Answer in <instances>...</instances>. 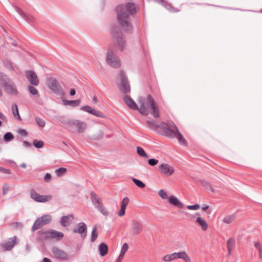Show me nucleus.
<instances>
[{
	"label": "nucleus",
	"mask_w": 262,
	"mask_h": 262,
	"mask_svg": "<svg viewBox=\"0 0 262 262\" xmlns=\"http://www.w3.org/2000/svg\"><path fill=\"white\" fill-rule=\"evenodd\" d=\"M159 161L156 159H149L148 160V163L151 166H155L158 163Z\"/></svg>",
	"instance_id": "nucleus-50"
},
{
	"label": "nucleus",
	"mask_w": 262,
	"mask_h": 262,
	"mask_svg": "<svg viewBox=\"0 0 262 262\" xmlns=\"http://www.w3.org/2000/svg\"><path fill=\"white\" fill-rule=\"evenodd\" d=\"M33 144L34 146L37 148H40L43 146L44 143L43 141L40 140L37 141V140H33Z\"/></svg>",
	"instance_id": "nucleus-42"
},
{
	"label": "nucleus",
	"mask_w": 262,
	"mask_h": 262,
	"mask_svg": "<svg viewBox=\"0 0 262 262\" xmlns=\"http://www.w3.org/2000/svg\"><path fill=\"white\" fill-rule=\"evenodd\" d=\"M93 109V108H92L91 106H88V105H85V106H82L81 108V110H82L83 111H85V112H88V113H89L90 114L93 113V112H92Z\"/></svg>",
	"instance_id": "nucleus-51"
},
{
	"label": "nucleus",
	"mask_w": 262,
	"mask_h": 262,
	"mask_svg": "<svg viewBox=\"0 0 262 262\" xmlns=\"http://www.w3.org/2000/svg\"><path fill=\"white\" fill-rule=\"evenodd\" d=\"M125 209H126V208L121 207V208L118 212L119 216H121L124 215L125 214Z\"/></svg>",
	"instance_id": "nucleus-57"
},
{
	"label": "nucleus",
	"mask_w": 262,
	"mask_h": 262,
	"mask_svg": "<svg viewBox=\"0 0 262 262\" xmlns=\"http://www.w3.org/2000/svg\"><path fill=\"white\" fill-rule=\"evenodd\" d=\"M235 219V214H232L225 217L223 220V222L226 224H230L232 223Z\"/></svg>",
	"instance_id": "nucleus-34"
},
{
	"label": "nucleus",
	"mask_w": 262,
	"mask_h": 262,
	"mask_svg": "<svg viewBox=\"0 0 262 262\" xmlns=\"http://www.w3.org/2000/svg\"><path fill=\"white\" fill-rule=\"evenodd\" d=\"M51 239H55L56 241H60L64 236V234L55 230L52 229Z\"/></svg>",
	"instance_id": "nucleus-26"
},
{
	"label": "nucleus",
	"mask_w": 262,
	"mask_h": 262,
	"mask_svg": "<svg viewBox=\"0 0 262 262\" xmlns=\"http://www.w3.org/2000/svg\"><path fill=\"white\" fill-rule=\"evenodd\" d=\"M49 88L55 94L63 96L66 94L60 83L56 79L51 80L48 84Z\"/></svg>",
	"instance_id": "nucleus-7"
},
{
	"label": "nucleus",
	"mask_w": 262,
	"mask_h": 262,
	"mask_svg": "<svg viewBox=\"0 0 262 262\" xmlns=\"http://www.w3.org/2000/svg\"><path fill=\"white\" fill-rule=\"evenodd\" d=\"M30 197L36 202L45 203L51 200L52 198L51 195H40L34 189L30 190Z\"/></svg>",
	"instance_id": "nucleus-9"
},
{
	"label": "nucleus",
	"mask_w": 262,
	"mask_h": 262,
	"mask_svg": "<svg viewBox=\"0 0 262 262\" xmlns=\"http://www.w3.org/2000/svg\"><path fill=\"white\" fill-rule=\"evenodd\" d=\"M138 102L140 104V108L138 110L141 115L147 116L150 113L155 118L159 117L158 106L155 99L150 95H148L146 99L140 98Z\"/></svg>",
	"instance_id": "nucleus-2"
},
{
	"label": "nucleus",
	"mask_w": 262,
	"mask_h": 262,
	"mask_svg": "<svg viewBox=\"0 0 262 262\" xmlns=\"http://www.w3.org/2000/svg\"><path fill=\"white\" fill-rule=\"evenodd\" d=\"M91 198L92 200V203L96 208L98 209V208L100 207V206L103 205L102 201L94 191L91 192Z\"/></svg>",
	"instance_id": "nucleus-18"
},
{
	"label": "nucleus",
	"mask_w": 262,
	"mask_h": 262,
	"mask_svg": "<svg viewBox=\"0 0 262 262\" xmlns=\"http://www.w3.org/2000/svg\"><path fill=\"white\" fill-rule=\"evenodd\" d=\"M27 90L32 95H38V92L37 90L32 85L28 86Z\"/></svg>",
	"instance_id": "nucleus-41"
},
{
	"label": "nucleus",
	"mask_w": 262,
	"mask_h": 262,
	"mask_svg": "<svg viewBox=\"0 0 262 262\" xmlns=\"http://www.w3.org/2000/svg\"><path fill=\"white\" fill-rule=\"evenodd\" d=\"M6 162L9 163L13 167L17 166L16 163L14 161L11 160H6Z\"/></svg>",
	"instance_id": "nucleus-60"
},
{
	"label": "nucleus",
	"mask_w": 262,
	"mask_h": 262,
	"mask_svg": "<svg viewBox=\"0 0 262 262\" xmlns=\"http://www.w3.org/2000/svg\"><path fill=\"white\" fill-rule=\"evenodd\" d=\"M139 10L138 5L132 2L121 4L116 7L117 23L124 32L133 33V26L130 16L136 14Z\"/></svg>",
	"instance_id": "nucleus-1"
},
{
	"label": "nucleus",
	"mask_w": 262,
	"mask_h": 262,
	"mask_svg": "<svg viewBox=\"0 0 262 262\" xmlns=\"http://www.w3.org/2000/svg\"><path fill=\"white\" fill-rule=\"evenodd\" d=\"M44 225L42 223V221L40 217L37 219V220L34 223V224L32 227V231L34 232V231L38 229L40 227L43 226Z\"/></svg>",
	"instance_id": "nucleus-31"
},
{
	"label": "nucleus",
	"mask_w": 262,
	"mask_h": 262,
	"mask_svg": "<svg viewBox=\"0 0 262 262\" xmlns=\"http://www.w3.org/2000/svg\"><path fill=\"white\" fill-rule=\"evenodd\" d=\"M254 247L257 249L258 251L262 250L261 246L259 243L257 242H254Z\"/></svg>",
	"instance_id": "nucleus-56"
},
{
	"label": "nucleus",
	"mask_w": 262,
	"mask_h": 262,
	"mask_svg": "<svg viewBox=\"0 0 262 262\" xmlns=\"http://www.w3.org/2000/svg\"><path fill=\"white\" fill-rule=\"evenodd\" d=\"M195 215H198L195 220V222L200 226L202 230H207L208 228V224L206 221L200 216V214L199 213H196Z\"/></svg>",
	"instance_id": "nucleus-21"
},
{
	"label": "nucleus",
	"mask_w": 262,
	"mask_h": 262,
	"mask_svg": "<svg viewBox=\"0 0 262 262\" xmlns=\"http://www.w3.org/2000/svg\"><path fill=\"white\" fill-rule=\"evenodd\" d=\"M200 206L199 204H196L192 205H188L187 208L189 210H196L200 208Z\"/></svg>",
	"instance_id": "nucleus-52"
},
{
	"label": "nucleus",
	"mask_w": 262,
	"mask_h": 262,
	"mask_svg": "<svg viewBox=\"0 0 262 262\" xmlns=\"http://www.w3.org/2000/svg\"><path fill=\"white\" fill-rule=\"evenodd\" d=\"M4 65L10 71H14L15 70L14 67L13 66V63L8 59H6L4 61Z\"/></svg>",
	"instance_id": "nucleus-37"
},
{
	"label": "nucleus",
	"mask_w": 262,
	"mask_h": 262,
	"mask_svg": "<svg viewBox=\"0 0 262 262\" xmlns=\"http://www.w3.org/2000/svg\"><path fill=\"white\" fill-rule=\"evenodd\" d=\"M51 178H52V177H51V174L49 173H47L43 177V180L45 182H46L47 183H49L51 181Z\"/></svg>",
	"instance_id": "nucleus-53"
},
{
	"label": "nucleus",
	"mask_w": 262,
	"mask_h": 262,
	"mask_svg": "<svg viewBox=\"0 0 262 262\" xmlns=\"http://www.w3.org/2000/svg\"><path fill=\"white\" fill-rule=\"evenodd\" d=\"M16 244V236L9 238L8 240L5 241L2 245L4 247L6 251L11 250Z\"/></svg>",
	"instance_id": "nucleus-16"
},
{
	"label": "nucleus",
	"mask_w": 262,
	"mask_h": 262,
	"mask_svg": "<svg viewBox=\"0 0 262 262\" xmlns=\"http://www.w3.org/2000/svg\"><path fill=\"white\" fill-rule=\"evenodd\" d=\"M42 262H52V261L50 259L47 257H45L42 260Z\"/></svg>",
	"instance_id": "nucleus-63"
},
{
	"label": "nucleus",
	"mask_w": 262,
	"mask_h": 262,
	"mask_svg": "<svg viewBox=\"0 0 262 262\" xmlns=\"http://www.w3.org/2000/svg\"><path fill=\"white\" fill-rule=\"evenodd\" d=\"M119 75L120 78L119 88L120 90L124 94L129 93L130 91V85L125 73L122 71H119Z\"/></svg>",
	"instance_id": "nucleus-6"
},
{
	"label": "nucleus",
	"mask_w": 262,
	"mask_h": 262,
	"mask_svg": "<svg viewBox=\"0 0 262 262\" xmlns=\"http://www.w3.org/2000/svg\"><path fill=\"white\" fill-rule=\"evenodd\" d=\"M105 61L107 64L114 68H118L121 66V61L119 56L115 53L114 49L108 48L106 54Z\"/></svg>",
	"instance_id": "nucleus-5"
},
{
	"label": "nucleus",
	"mask_w": 262,
	"mask_h": 262,
	"mask_svg": "<svg viewBox=\"0 0 262 262\" xmlns=\"http://www.w3.org/2000/svg\"><path fill=\"white\" fill-rule=\"evenodd\" d=\"M86 224L83 222H80L76 225L75 228L73 229V231L75 233L82 234L86 232Z\"/></svg>",
	"instance_id": "nucleus-23"
},
{
	"label": "nucleus",
	"mask_w": 262,
	"mask_h": 262,
	"mask_svg": "<svg viewBox=\"0 0 262 262\" xmlns=\"http://www.w3.org/2000/svg\"><path fill=\"white\" fill-rule=\"evenodd\" d=\"M11 79L9 76L3 72H0V85L4 86Z\"/></svg>",
	"instance_id": "nucleus-27"
},
{
	"label": "nucleus",
	"mask_w": 262,
	"mask_h": 262,
	"mask_svg": "<svg viewBox=\"0 0 262 262\" xmlns=\"http://www.w3.org/2000/svg\"><path fill=\"white\" fill-rule=\"evenodd\" d=\"M132 229L134 234H139L143 230V225L139 221L133 220L132 221Z\"/></svg>",
	"instance_id": "nucleus-15"
},
{
	"label": "nucleus",
	"mask_w": 262,
	"mask_h": 262,
	"mask_svg": "<svg viewBox=\"0 0 262 262\" xmlns=\"http://www.w3.org/2000/svg\"><path fill=\"white\" fill-rule=\"evenodd\" d=\"M132 180L138 187L143 188L145 187V184L141 181L135 178H133Z\"/></svg>",
	"instance_id": "nucleus-40"
},
{
	"label": "nucleus",
	"mask_w": 262,
	"mask_h": 262,
	"mask_svg": "<svg viewBox=\"0 0 262 262\" xmlns=\"http://www.w3.org/2000/svg\"><path fill=\"white\" fill-rule=\"evenodd\" d=\"M53 257L59 261H66L68 260V254L64 251L57 247H53L51 249Z\"/></svg>",
	"instance_id": "nucleus-8"
},
{
	"label": "nucleus",
	"mask_w": 262,
	"mask_h": 262,
	"mask_svg": "<svg viewBox=\"0 0 262 262\" xmlns=\"http://www.w3.org/2000/svg\"><path fill=\"white\" fill-rule=\"evenodd\" d=\"M158 194L163 199H166L167 197V193L163 189L159 190Z\"/></svg>",
	"instance_id": "nucleus-54"
},
{
	"label": "nucleus",
	"mask_w": 262,
	"mask_h": 262,
	"mask_svg": "<svg viewBox=\"0 0 262 262\" xmlns=\"http://www.w3.org/2000/svg\"><path fill=\"white\" fill-rule=\"evenodd\" d=\"M0 172L6 174H10L11 170L9 169H6L5 168L0 167Z\"/></svg>",
	"instance_id": "nucleus-55"
},
{
	"label": "nucleus",
	"mask_w": 262,
	"mask_h": 262,
	"mask_svg": "<svg viewBox=\"0 0 262 262\" xmlns=\"http://www.w3.org/2000/svg\"><path fill=\"white\" fill-rule=\"evenodd\" d=\"M23 144V146L26 148H30L32 146L31 143L27 141H24Z\"/></svg>",
	"instance_id": "nucleus-58"
},
{
	"label": "nucleus",
	"mask_w": 262,
	"mask_h": 262,
	"mask_svg": "<svg viewBox=\"0 0 262 262\" xmlns=\"http://www.w3.org/2000/svg\"><path fill=\"white\" fill-rule=\"evenodd\" d=\"M174 129H172L176 133V136L174 137H177L179 142L181 145H185L187 143L186 140L184 139L182 135L179 132L176 125L173 124Z\"/></svg>",
	"instance_id": "nucleus-25"
},
{
	"label": "nucleus",
	"mask_w": 262,
	"mask_h": 262,
	"mask_svg": "<svg viewBox=\"0 0 262 262\" xmlns=\"http://www.w3.org/2000/svg\"><path fill=\"white\" fill-rule=\"evenodd\" d=\"M0 119L5 120L6 119V117L0 112Z\"/></svg>",
	"instance_id": "nucleus-64"
},
{
	"label": "nucleus",
	"mask_w": 262,
	"mask_h": 262,
	"mask_svg": "<svg viewBox=\"0 0 262 262\" xmlns=\"http://www.w3.org/2000/svg\"><path fill=\"white\" fill-rule=\"evenodd\" d=\"M35 121L37 125L41 127H43L45 126L46 122L42 119L39 117H36Z\"/></svg>",
	"instance_id": "nucleus-45"
},
{
	"label": "nucleus",
	"mask_w": 262,
	"mask_h": 262,
	"mask_svg": "<svg viewBox=\"0 0 262 262\" xmlns=\"http://www.w3.org/2000/svg\"><path fill=\"white\" fill-rule=\"evenodd\" d=\"M159 168L161 173L167 176H171L174 171L173 168L166 163L162 164Z\"/></svg>",
	"instance_id": "nucleus-14"
},
{
	"label": "nucleus",
	"mask_w": 262,
	"mask_h": 262,
	"mask_svg": "<svg viewBox=\"0 0 262 262\" xmlns=\"http://www.w3.org/2000/svg\"><path fill=\"white\" fill-rule=\"evenodd\" d=\"M165 261H170L175 259L173 253L170 254H167L164 256L163 258Z\"/></svg>",
	"instance_id": "nucleus-47"
},
{
	"label": "nucleus",
	"mask_w": 262,
	"mask_h": 262,
	"mask_svg": "<svg viewBox=\"0 0 262 262\" xmlns=\"http://www.w3.org/2000/svg\"><path fill=\"white\" fill-rule=\"evenodd\" d=\"M128 249V245L126 243L123 244L121 247L120 253H121V255H124L126 252L127 251Z\"/></svg>",
	"instance_id": "nucleus-48"
},
{
	"label": "nucleus",
	"mask_w": 262,
	"mask_h": 262,
	"mask_svg": "<svg viewBox=\"0 0 262 262\" xmlns=\"http://www.w3.org/2000/svg\"><path fill=\"white\" fill-rule=\"evenodd\" d=\"M12 6L14 8V10L16 12L23 18H24L27 22L30 24H32L34 23L35 20V18L32 15L29 13H25L21 9H20L17 6L12 4Z\"/></svg>",
	"instance_id": "nucleus-11"
},
{
	"label": "nucleus",
	"mask_w": 262,
	"mask_h": 262,
	"mask_svg": "<svg viewBox=\"0 0 262 262\" xmlns=\"http://www.w3.org/2000/svg\"><path fill=\"white\" fill-rule=\"evenodd\" d=\"M112 38L114 45L120 52H122L126 48V40L125 37L118 26L113 25L111 27Z\"/></svg>",
	"instance_id": "nucleus-3"
},
{
	"label": "nucleus",
	"mask_w": 262,
	"mask_h": 262,
	"mask_svg": "<svg viewBox=\"0 0 262 262\" xmlns=\"http://www.w3.org/2000/svg\"><path fill=\"white\" fill-rule=\"evenodd\" d=\"M14 138V135L11 132L6 133L3 137L4 140L6 142H10L13 140Z\"/></svg>",
	"instance_id": "nucleus-38"
},
{
	"label": "nucleus",
	"mask_w": 262,
	"mask_h": 262,
	"mask_svg": "<svg viewBox=\"0 0 262 262\" xmlns=\"http://www.w3.org/2000/svg\"><path fill=\"white\" fill-rule=\"evenodd\" d=\"M137 152L140 156H141L142 157H143L145 158H148V156L146 154V153L145 152L144 149L141 147L138 146L137 147Z\"/></svg>",
	"instance_id": "nucleus-39"
},
{
	"label": "nucleus",
	"mask_w": 262,
	"mask_h": 262,
	"mask_svg": "<svg viewBox=\"0 0 262 262\" xmlns=\"http://www.w3.org/2000/svg\"><path fill=\"white\" fill-rule=\"evenodd\" d=\"M12 111L14 116L18 119H20V117L18 113V109L16 103H14L12 106Z\"/></svg>",
	"instance_id": "nucleus-36"
},
{
	"label": "nucleus",
	"mask_w": 262,
	"mask_h": 262,
	"mask_svg": "<svg viewBox=\"0 0 262 262\" xmlns=\"http://www.w3.org/2000/svg\"><path fill=\"white\" fill-rule=\"evenodd\" d=\"M74 219V217L72 214L63 215L60 219V223L63 227H67L72 223Z\"/></svg>",
	"instance_id": "nucleus-19"
},
{
	"label": "nucleus",
	"mask_w": 262,
	"mask_h": 262,
	"mask_svg": "<svg viewBox=\"0 0 262 262\" xmlns=\"http://www.w3.org/2000/svg\"><path fill=\"white\" fill-rule=\"evenodd\" d=\"M146 123L150 128L158 129V132L160 134L171 138H174L176 136V133L165 122H162L158 125L155 121L148 120Z\"/></svg>",
	"instance_id": "nucleus-4"
},
{
	"label": "nucleus",
	"mask_w": 262,
	"mask_h": 262,
	"mask_svg": "<svg viewBox=\"0 0 262 262\" xmlns=\"http://www.w3.org/2000/svg\"><path fill=\"white\" fill-rule=\"evenodd\" d=\"M25 73L26 78L32 85L35 86L38 85L39 80L36 74L34 71L27 70Z\"/></svg>",
	"instance_id": "nucleus-13"
},
{
	"label": "nucleus",
	"mask_w": 262,
	"mask_h": 262,
	"mask_svg": "<svg viewBox=\"0 0 262 262\" xmlns=\"http://www.w3.org/2000/svg\"><path fill=\"white\" fill-rule=\"evenodd\" d=\"M173 254L175 259L181 258L185 260V262H191L189 256L185 251L174 252Z\"/></svg>",
	"instance_id": "nucleus-24"
},
{
	"label": "nucleus",
	"mask_w": 262,
	"mask_h": 262,
	"mask_svg": "<svg viewBox=\"0 0 262 262\" xmlns=\"http://www.w3.org/2000/svg\"><path fill=\"white\" fill-rule=\"evenodd\" d=\"M99 251L100 255L101 256H104L108 252V246L104 243H101L99 246Z\"/></svg>",
	"instance_id": "nucleus-29"
},
{
	"label": "nucleus",
	"mask_w": 262,
	"mask_h": 262,
	"mask_svg": "<svg viewBox=\"0 0 262 262\" xmlns=\"http://www.w3.org/2000/svg\"><path fill=\"white\" fill-rule=\"evenodd\" d=\"M235 240L233 238H230L227 241V246L229 256L231 254V251L234 248Z\"/></svg>",
	"instance_id": "nucleus-28"
},
{
	"label": "nucleus",
	"mask_w": 262,
	"mask_h": 262,
	"mask_svg": "<svg viewBox=\"0 0 262 262\" xmlns=\"http://www.w3.org/2000/svg\"><path fill=\"white\" fill-rule=\"evenodd\" d=\"M63 104L67 105H69L72 107H76L78 106L80 103V100L79 99L74 100H68L66 99H64L62 100Z\"/></svg>",
	"instance_id": "nucleus-30"
},
{
	"label": "nucleus",
	"mask_w": 262,
	"mask_h": 262,
	"mask_svg": "<svg viewBox=\"0 0 262 262\" xmlns=\"http://www.w3.org/2000/svg\"><path fill=\"white\" fill-rule=\"evenodd\" d=\"M155 1L161 4L162 5H163L165 8H166L169 11L172 12L174 10V8L171 6V5L169 3H168L165 0H155Z\"/></svg>",
	"instance_id": "nucleus-32"
},
{
	"label": "nucleus",
	"mask_w": 262,
	"mask_h": 262,
	"mask_svg": "<svg viewBox=\"0 0 262 262\" xmlns=\"http://www.w3.org/2000/svg\"><path fill=\"white\" fill-rule=\"evenodd\" d=\"M76 94V91L74 89H71L70 90V92H69V94L71 95V96H74Z\"/></svg>",
	"instance_id": "nucleus-62"
},
{
	"label": "nucleus",
	"mask_w": 262,
	"mask_h": 262,
	"mask_svg": "<svg viewBox=\"0 0 262 262\" xmlns=\"http://www.w3.org/2000/svg\"><path fill=\"white\" fill-rule=\"evenodd\" d=\"M92 112H93V113H91L92 114H93L97 117H100V118H104L105 117V115L101 112H100L99 110H96L93 108Z\"/></svg>",
	"instance_id": "nucleus-44"
},
{
	"label": "nucleus",
	"mask_w": 262,
	"mask_h": 262,
	"mask_svg": "<svg viewBox=\"0 0 262 262\" xmlns=\"http://www.w3.org/2000/svg\"><path fill=\"white\" fill-rule=\"evenodd\" d=\"M168 202L179 208L182 209L184 207V204L177 197L173 195L169 196Z\"/></svg>",
	"instance_id": "nucleus-22"
},
{
	"label": "nucleus",
	"mask_w": 262,
	"mask_h": 262,
	"mask_svg": "<svg viewBox=\"0 0 262 262\" xmlns=\"http://www.w3.org/2000/svg\"><path fill=\"white\" fill-rule=\"evenodd\" d=\"M3 88L5 92L9 95L17 96L18 94L16 85L11 79Z\"/></svg>",
	"instance_id": "nucleus-10"
},
{
	"label": "nucleus",
	"mask_w": 262,
	"mask_h": 262,
	"mask_svg": "<svg viewBox=\"0 0 262 262\" xmlns=\"http://www.w3.org/2000/svg\"><path fill=\"white\" fill-rule=\"evenodd\" d=\"M52 229L48 230H41L38 231L37 234L39 236L38 238L42 240H47L51 239Z\"/></svg>",
	"instance_id": "nucleus-20"
},
{
	"label": "nucleus",
	"mask_w": 262,
	"mask_h": 262,
	"mask_svg": "<svg viewBox=\"0 0 262 262\" xmlns=\"http://www.w3.org/2000/svg\"><path fill=\"white\" fill-rule=\"evenodd\" d=\"M68 124L71 128H76L77 131L79 133L84 132L87 126L84 122L80 120L70 121L68 122Z\"/></svg>",
	"instance_id": "nucleus-12"
},
{
	"label": "nucleus",
	"mask_w": 262,
	"mask_h": 262,
	"mask_svg": "<svg viewBox=\"0 0 262 262\" xmlns=\"http://www.w3.org/2000/svg\"><path fill=\"white\" fill-rule=\"evenodd\" d=\"M123 256L124 255H121V253H120L116 262H120L122 258H123Z\"/></svg>",
	"instance_id": "nucleus-61"
},
{
	"label": "nucleus",
	"mask_w": 262,
	"mask_h": 262,
	"mask_svg": "<svg viewBox=\"0 0 262 262\" xmlns=\"http://www.w3.org/2000/svg\"><path fill=\"white\" fill-rule=\"evenodd\" d=\"M97 210L104 216H107L108 215V212L107 209L103 206V205L101 206H100V207L98 208Z\"/></svg>",
	"instance_id": "nucleus-46"
},
{
	"label": "nucleus",
	"mask_w": 262,
	"mask_h": 262,
	"mask_svg": "<svg viewBox=\"0 0 262 262\" xmlns=\"http://www.w3.org/2000/svg\"><path fill=\"white\" fill-rule=\"evenodd\" d=\"M40 218L42 220V223L44 225L49 224L52 221L51 216L48 214L43 215L40 217Z\"/></svg>",
	"instance_id": "nucleus-35"
},
{
	"label": "nucleus",
	"mask_w": 262,
	"mask_h": 262,
	"mask_svg": "<svg viewBox=\"0 0 262 262\" xmlns=\"http://www.w3.org/2000/svg\"><path fill=\"white\" fill-rule=\"evenodd\" d=\"M18 133L21 136H26L28 134L27 132L24 129H20L18 131Z\"/></svg>",
	"instance_id": "nucleus-59"
},
{
	"label": "nucleus",
	"mask_w": 262,
	"mask_h": 262,
	"mask_svg": "<svg viewBox=\"0 0 262 262\" xmlns=\"http://www.w3.org/2000/svg\"><path fill=\"white\" fill-rule=\"evenodd\" d=\"M97 230V225H96L93 227L92 231L91 239H90L91 242H94L97 238L98 234Z\"/></svg>",
	"instance_id": "nucleus-33"
},
{
	"label": "nucleus",
	"mask_w": 262,
	"mask_h": 262,
	"mask_svg": "<svg viewBox=\"0 0 262 262\" xmlns=\"http://www.w3.org/2000/svg\"><path fill=\"white\" fill-rule=\"evenodd\" d=\"M123 101L126 105L130 108L133 110H138L139 109V107L135 101L129 96L127 95L125 96L123 98Z\"/></svg>",
	"instance_id": "nucleus-17"
},
{
	"label": "nucleus",
	"mask_w": 262,
	"mask_h": 262,
	"mask_svg": "<svg viewBox=\"0 0 262 262\" xmlns=\"http://www.w3.org/2000/svg\"><path fill=\"white\" fill-rule=\"evenodd\" d=\"M67 171V169L63 167H60L55 170V173L58 177H61Z\"/></svg>",
	"instance_id": "nucleus-43"
},
{
	"label": "nucleus",
	"mask_w": 262,
	"mask_h": 262,
	"mask_svg": "<svg viewBox=\"0 0 262 262\" xmlns=\"http://www.w3.org/2000/svg\"><path fill=\"white\" fill-rule=\"evenodd\" d=\"M128 203H129V199L127 197H125L121 201V207L126 208Z\"/></svg>",
	"instance_id": "nucleus-49"
}]
</instances>
